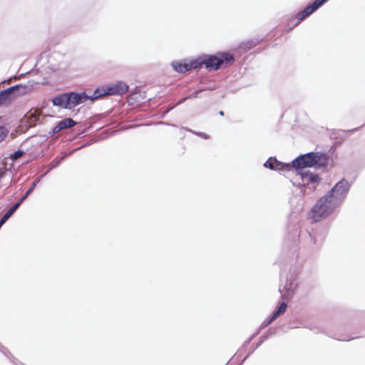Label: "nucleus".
<instances>
[{"label":"nucleus","instance_id":"18","mask_svg":"<svg viewBox=\"0 0 365 365\" xmlns=\"http://www.w3.org/2000/svg\"><path fill=\"white\" fill-rule=\"evenodd\" d=\"M277 162L276 159H273L272 158H269L268 160L264 164V167L268 168L271 170H274L275 163Z\"/></svg>","mask_w":365,"mask_h":365},{"label":"nucleus","instance_id":"2","mask_svg":"<svg viewBox=\"0 0 365 365\" xmlns=\"http://www.w3.org/2000/svg\"><path fill=\"white\" fill-rule=\"evenodd\" d=\"M339 205L326 194L312 207L308 214L312 222H318L328 217Z\"/></svg>","mask_w":365,"mask_h":365},{"label":"nucleus","instance_id":"22","mask_svg":"<svg viewBox=\"0 0 365 365\" xmlns=\"http://www.w3.org/2000/svg\"><path fill=\"white\" fill-rule=\"evenodd\" d=\"M2 218H4L6 220H7L9 219V217L5 215L2 217Z\"/></svg>","mask_w":365,"mask_h":365},{"label":"nucleus","instance_id":"20","mask_svg":"<svg viewBox=\"0 0 365 365\" xmlns=\"http://www.w3.org/2000/svg\"><path fill=\"white\" fill-rule=\"evenodd\" d=\"M23 155V152L22 151H20V150H18V151H16L13 155H12V158L14 159V160H16L19 158H21V156Z\"/></svg>","mask_w":365,"mask_h":365},{"label":"nucleus","instance_id":"6","mask_svg":"<svg viewBox=\"0 0 365 365\" xmlns=\"http://www.w3.org/2000/svg\"><path fill=\"white\" fill-rule=\"evenodd\" d=\"M327 0H315L313 3L308 5L304 8V10L299 12L296 15L297 22L293 24V26H296L300 24L301 21L304 20L316 10H317L321 6H322Z\"/></svg>","mask_w":365,"mask_h":365},{"label":"nucleus","instance_id":"23","mask_svg":"<svg viewBox=\"0 0 365 365\" xmlns=\"http://www.w3.org/2000/svg\"><path fill=\"white\" fill-rule=\"evenodd\" d=\"M220 113V115H224L223 111H220V113Z\"/></svg>","mask_w":365,"mask_h":365},{"label":"nucleus","instance_id":"16","mask_svg":"<svg viewBox=\"0 0 365 365\" xmlns=\"http://www.w3.org/2000/svg\"><path fill=\"white\" fill-rule=\"evenodd\" d=\"M9 133V129L5 126H0V143L4 141L8 136Z\"/></svg>","mask_w":365,"mask_h":365},{"label":"nucleus","instance_id":"13","mask_svg":"<svg viewBox=\"0 0 365 365\" xmlns=\"http://www.w3.org/2000/svg\"><path fill=\"white\" fill-rule=\"evenodd\" d=\"M19 86H14L9 88L5 91L0 92V106L4 105H8L10 103L9 100V94L12 91L15 90V88H18Z\"/></svg>","mask_w":365,"mask_h":365},{"label":"nucleus","instance_id":"5","mask_svg":"<svg viewBox=\"0 0 365 365\" xmlns=\"http://www.w3.org/2000/svg\"><path fill=\"white\" fill-rule=\"evenodd\" d=\"M349 189V182L345 180H341L334 186L327 195L333 200L340 205L345 197Z\"/></svg>","mask_w":365,"mask_h":365},{"label":"nucleus","instance_id":"1","mask_svg":"<svg viewBox=\"0 0 365 365\" xmlns=\"http://www.w3.org/2000/svg\"><path fill=\"white\" fill-rule=\"evenodd\" d=\"M198 68L205 66L208 71H217L227 68L235 63L234 56L226 52H219L216 55H204L197 58Z\"/></svg>","mask_w":365,"mask_h":365},{"label":"nucleus","instance_id":"25","mask_svg":"<svg viewBox=\"0 0 365 365\" xmlns=\"http://www.w3.org/2000/svg\"><path fill=\"white\" fill-rule=\"evenodd\" d=\"M1 226H2V225H0V228L1 227Z\"/></svg>","mask_w":365,"mask_h":365},{"label":"nucleus","instance_id":"17","mask_svg":"<svg viewBox=\"0 0 365 365\" xmlns=\"http://www.w3.org/2000/svg\"><path fill=\"white\" fill-rule=\"evenodd\" d=\"M21 202H18L15 203L5 214L9 218L14 214V212L18 209L20 206Z\"/></svg>","mask_w":365,"mask_h":365},{"label":"nucleus","instance_id":"21","mask_svg":"<svg viewBox=\"0 0 365 365\" xmlns=\"http://www.w3.org/2000/svg\"><path fill=\"white\" fill-rule=\"evenodd\" d=\"M6 222V220L1 217L0 220V225H3Z\"/></svg>","mask_w":365,"mask_h":365},{"label":"nucleus","instance_id":"15","mask_svg":"<svg viewBox=\"0 0 365 365\" xmlns=\"http://www.w3.org/2000/svg\"><path fill=\"white\" fill-rule=\"evenodd\" d=\"M293 168L292 163L284 164L277 160L274 170H291Z\"/></svg>","mask_w":365,"mask_h":365},{"label":"nucleus","instance_id":"4","mask_svg":"<svg viewBox=\"0 0 365 365\" xmlns=\"http://www.w3.org/2000/svg\"><path fill=\"white\" fill-rule=\"evenodd\" d=\"M128 91V86L124 82H118L114 85L103 86L96 88L92 99H96L104 96L122 95Z\"/></svg>","mask_w":365,"mask_h":365},{"label":"nucleus","instance_id":"24","mask_svg":"<svg viewBox=\"0 0 365 365\" xmlns=\"http://www.w3.org/2000/svg\"><path fill=\"white\" fill-rule=\"evenodd\" d=\"M247 48H252V45L250 46H247Z\"/></svg>","mask_w":365,"mask_h":365},{"label":"nucleus","instance_id":"9","mask_svg":"<svg viewBox=\"0 0 365 365\" xmlns=\"http://www.w3.org/2000/svg\"><path fill=\"white\" fill-rule=\"evenodd\" d=\"M301 175V178L304 185H309L311 183H319L321 178L319 175L311 173L309 171L304 172L302 170L297 172Z\"/></svg>","mask_w":365,"mask_h":365},{"label":"nucleus","instance_id":"14","mask_svg":"<svg viewBox=\"0 0 365 365\" xmlns=\"http://www.w3.org/2000/svg\"><path fill=\"white\" fill-rule=\"evenodd\" d=\"M287 305L285 302H282L278 309L274 311L271 317V319L269 321V323L276 319L278 317H279L281 314H284L287 309Z\"/></svg>","mask_w":365,"mask_h":365},{"label":"nucleus","instance_id":"12","mask_svg":"<svg viewBox=\"0 0 365 365\" xmlns=\"http://www.w3.org/2000/svg\"><path fill=\"white\" fill-rule=\"evenodd\" d=\"M76 125V123L70 118H65L58 123V124L53 127V133H57L63 129L70 128Z\"/></svg>","mask_w":365,"mask_h":365},{"label":"nucleus","instance_id":"8","mask_svg":"<svg viewBox=\"0 0 365 365\" xmlns=\"http://www.w3.org/2000/svg\"><path fill=\"white\" fill-rule=\"evenodd\" d=\"M197 58L188 61H175L172 66L175 71L179 73H184L192 69L198 68Z\"/></svg>","mask_w":365,"mask_h":365},{"label":"nucleus","instance_id":"11","mask_svg":"<svg viewBox=\"0 0 365 365\" xmlns=\"http://www.w3.org/2000/svg\"><path fill=\"white\" fill-rule=\"evenodd\" d=\"M41 113V110H39L38 109H35L34 110H29L24 115V120L29 127H31V126H34L36 125V122L38 120Z\"/></svg>","mask_w":365,"mask_h":365},{"label":"nucleus","instance_id":"3","mask_svg":"<svg viewBox=\"0 0 365 365\" xmlns=\"http://www.w3.org/2000/svg\"><path fill=\"white\" fill-rule=\"evenodd\" d=\"M90 98L85 92L78 93L75 92L60 94L52 99L54 106L66 109H72L76 106L84 103Z\"/></svg>","mask_w":365,"mask_h":365},{"label":"nucleus","instance_id":"10","mask_svg":"<svg viewBox=\"0 0 365 365\" xmlns=\"http://www.w3.org/2000/svg\"><path fill=\"white\" fill-rule=\"evenodd\" d=\"M313 158H314V165L318 168H325L328 165L329 156L326 153L315 152Z\"/></svg>","mask_w":365,"mask_h":365},{"label":"nucleus","instance_id":"19","mask_svg":"<svg viewBox=\"0 0 365 365\" xmlns=\"http://www.w3.org/2000/svg\"><path fill=\"white\" fill-rule=\"evenodd\" d=\"M36 185L35 183L33 184L32 187L29 190H27L26 195L21 199V200L19 202H21V203L27 197V196L32 192L34 186Z\"/></svg>","mask_w":365,"mask_h":365},{"label":"nucleus","instance_id":"7","mask_svg":"<svg viewBox=\"0 0 365 365\" xmlns=\"http://www.w3.org/2000/svg\"><path fill=\"white\" fill-rule=\"evenodd\" d=\"M314 152H311L297 157L292 161L293 168H295L297 172H299L305 168L314 166Z\"/></svg>","mask_w":365,"mask_h":365}]
</instances>
